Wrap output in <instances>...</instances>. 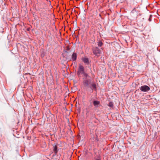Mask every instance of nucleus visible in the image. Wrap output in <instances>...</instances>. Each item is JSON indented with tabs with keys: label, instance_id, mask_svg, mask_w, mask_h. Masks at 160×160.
<instances>
[{
	"label": "nucleus",
	"instance_id": "1",
	"mask_svg": "<svg viewBox=\"0 0 160 160\" xmlns=\"http://www.w3.org/2000/svg\"><path fill=\"white\" fill-rule=\"evenodd\" d=\"M84 68L83 66L81 64H80L78 66V71L77 72V75H80L82 74L84 72Z\"/></svg>",
	"mask_w": 160,
	"mask_h": 160
},
{
	"label": "nucleus",
	"instance_id": "2",
	"mask_svg": "<svg viewBox=\"0 0 160 160\" xmlns=\"http://www.w3.org/2000/svg\"><path fill=\"white\" fill-rule=\"evenodd\" d=\"M140 89L142 92H147L150 90V88L148 86L143 85L141 87Z\"/></svg>",
	"mask_w": 160,
	"mask_h": 160
},
{
	"label": "nucleus",
	"instance_id": "3",
	"mask_svg": "<svg viewBox=\"0 0 160 160\" xmlns=\"http://www.w3.org/2000/svg\"><path fill=\"white\" fill-rule=\"evenodd\" d=\"M93 52L96 56L100 53V50L98 48H95L93 50Z\"/></svg>",
	"mask_w": 160,
	"mask_h": 160
},
{
	"label": "nucleus",
	"instance_id": "4",
	"mask_svg": "<svg viewBox=\"0 0 160 160\" xmlns=\"http://www.w3.org/2000/svg\"><path fill=\"white\" fill-rule=\"evenodd\" d=\"M83 84L85 86H87L89 85L91 83V80L90 79H85L83 80Z\"/></svg>",
	"mask_w": 160,
	"mask_h": 160
},
{
	"label": "nucleus",
	"instance_id": "5",
	"mask_svg": "<svg viewBox=\"0 0 160 160\" xmlns=\"http://www.w3.org/2000/svg\"><path fill=\"white\" fill-rule=\"evenodd\" d=\"M82 60L86 64L88 65L89 64V61L88 58H82Z\"/></svg>",
	"mask_w": 160,
	"mask_h": 160
},
{
	"label": "nucleus",
	"instance_id": "6",
	"mask_svg": "<svg viewBox=\"0 0 160 160\" xmlns=\"http://www.w3.org/2000/svg\"><path fill=\"white\" fill-rule=\"evenodd\" d=\"M77 55L76 53L74 52L72 56V61H75L76 60Z\"/></svg>",
	"mask_w": 160,
	"mask_h": 160
},
{
	"label": "nucleus",
	"instance_id": "7",
	"mask_svg": "<svg viewBox=\"0 0 160 160\" xmlns=\"http://www.w3.org/2000/svg\"><path fill=\"white\" fill-rule=\"evenodd\" d=\"M53 151L54 152L55 154L56 155H57L58 152V147L57 145H55L53 146Z\"/></svg>",
	"mask_w": 160,
	"mask_h": 160
},
{
	"label": "nucleus",
	"instance_id": "8",
	"mask_svg": "<svg viewBox=\"0 0 160 160\" xmlns=\"http://www.w3.org/2000/svg\"><path fill=\"white\" fill-rule=\"evenodd\" d=\"M93 105L95 107H98L100 104V102L97 100H94L93 101Z\"/></svg>",
	"mask_w": 160,
	"mask_h": 160
},
{
	"label": "nucleus",
	"instance_id": "9",
	"mask_svg": "<svg viewBox=\"0 0 160 160\" xmlns=\"http://www.w3.org/2000/svg\"><path fill=\"white\" fill-rule=\"evenodd\" d=\"M92 90H96V84L94 83H92L91 85V87H90Z\"/></svg>",
	"mask_w": 160,
	"mask_h": 160
},
{
	"label": "nucleus",
	"instance_id": "10",
	"mask_svg": "<svg viewBox=\"0 0 160 160\" xmlns=\"http://www.w3.org/2000/svg\"><path fill=\"white\" fill-rule=\"evenodd\" d=\"M108 106L111 108H112L113 106V103L112 102H110L108 105Z\"/></svg>",
	"mask_w": 160,
	"mask_h": 160
},
{
	"label": "nucleus",
	"instance_id": "11",
	"mask_svg": "<svg viewBox=\"0 0 160 160\" xmlns=\"http://www.w3.org/2000/svg\"><path fill=\"white\" fill-rule=\"evenodd\" d=\"M102 44H103V43H102V42L99 41L98 42V46L101 47L102 45Z\"/></svg>",
	"mask_w": 160,
	"mask_h": 160
},
{
	"label": "nucleus",
	"instance_id": "12",
	"mask_svg": "<svg viewBox=\"0 0 160 160\" xmlns=\"http://www.w3.org/2000/svg\"><path fill=\"white\" fill-rule=\"evenodd\" d=\"M82 74H83L84 76L86 77H88V74L86 73L85 72Z\"/></svg>",
	"mask_w": 160,
	"mask_h": 160
},
{
	"label": "nucleus",
	"instance_id": "13",
	"mask_svg": "<svg viewBox=\"0 0 160 160\" xmlns=\"http://www.w3.org/2000/svg\"><path fill=\"white\" fill-rule=\"evenodd\" d=\"M136 11V8H134L132 11V12L134 13V12Z\"/></svg>",
	"mask_w": 160,
	"mask_h": 160
},
{
	"label": "nucleus",
	"instance_id": "14",
	"mask_svg": "<svg viewBox=\"0 0 160 160\" xmlns=\"http://www.w3.org/2000/svg\"><path fill=\"white\" fill-rule=\"evenodd\" d=\"M96 160H101L100 159H96Z\"/></svg>",
	"mask_w": 160,
	"mask_h": 160
},
{
	"label": "nucleus",
	"instance_id": "15",
	"mask_svg": "<svg viewBox=\"0 0 160 160\" xmlns=\"http://www.w3.org/2000/svg\"><path fill=\"white\" fill-rule=\"evenodd\" d=\"M149 20L150 21H151V19H150V18H149Z\"/></svg>",
	"mask_w": 160,
	"mask_h": 160
}]
</instances>
